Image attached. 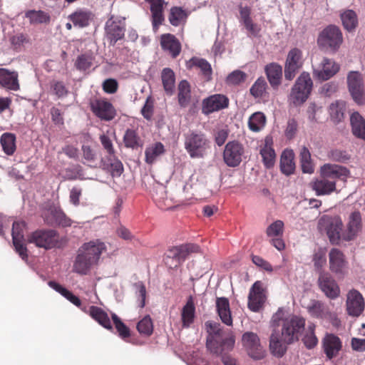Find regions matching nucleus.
<instances>
[{
  "label": "nucleus",
  "instance_id": "obj_1",
  "mask_svg": "<svg viewBox=\"0 0 365 365\" xmlns=\"http://www.w3.org/2000/svg\"><path fill=\"white\" fill-rule=\"evenodd\" d=\"M321 177L312 183V188L317 195H329L336 190L337 180L346 182L349 170L343 166L327 163L321 167Z\"/></svg>",
  "mask_w": 365,
  "mask_h": 365
},
{
  "label": "nucleus",
  "instance_id": "obj_2",
  "mask_svg": "<svg viewBox=\"0 0 365 365\" xmlns=\"http://www.w3.org/2000/svg\"><path fill=\"white\" fill-rule=\"evenodd\" d=\"M106 246L100 240H93L83 244L78 249L73 265V271L81 275L87 274L96 265Z\"/></svg>",
  "mask_w": 365,
  "mask_h": 365
},
{
  "label": "nucleus",
  "instance_id": "obj_3",
  "mask_svg": "<svg viewBox=\"0 0 365 365\" xmlns=\"http://www.w3.org/2000/svg\"><path fill=\"white\" fill-rule=\"evenodd\" d=\"M184 147L192 158H203L210 141L202 132L189 130L184 134Z\"/></svg>",
  "mask_w": 365,
  "mask_h": 365
},
{
  "label": "nucleus",
  "instance_id": "obj_4",
  "mask_svg": "<svg viewBox=\"0 0 365 365\" xmlns=\"http://www.w3.org/2000/svg\"><path fill=\"white\" fill-rule=\"evenodd\" d=\"M27 241L29 243L34 244L36 247L45 250L59 248L63 246L58 232L50 229H41L31 232L28 236Z\"/></svg>",
  "mask_w": 365,
  "mask_h": 365
},
{
  "label": "nucleus",
  "instance_id": "obj_5",
  "mask_svg": "<svg viewBox=\"0 0 365 365\" xmlns=\"http://www.w3.org/2000/svg\"><path fill=\"white\" fill-rule=\"evenodd\" d=\"M319 225L326 231L331 244L339 245L341 242H344L342 240L344 224L339 216L324 215L320 218Z\"/></svg>",
  "mask_w": 365,
  "mask_h": 365
},
{
  "label": "nucleus",
  "instance_id": "obj_6",
  "mask_svg": "<svg viewBox=\"0 0 365 365\" xmlns=\"http://www.w3.org/2000/svg\"><path fill=\"white\" fill-rule=\"evenodd\" d=\"M200 251V247L196 244H185L169 248L164 259L166 264L170 268L177 267L182 264L191 253Z\"/></svg>",
  "mask_w": 365,
  "mask_h": 365
},
{
  "label": "nucleus",
  "instance_id": "obj_7",
  "mask_svg": "<svg viewBox=\"0 0 365 365\" xmlns=\"http://www.w3.org/2000/svg\"><path fill=\"white\" fill-rule=\"evenodd\" d=\"M313 87L310 75L303 72L297 78L290 94L294 104H302L307 101Z\"/></svg>",
  "mask_w": 365,
  "mask_h": 365
},
{
  "label": "nucleus",
  "instance_id": "obj_8",
  "mask_svg": "<svg viewBox=\"0 0 365 365\" xmlns=\"http://www.w3.org/2000/svg\"><path fill=\"white\" fill-rule=\"evenodd\" d=\"M343 41L342 34L339 27L330 25L325 28L318 37V44L320 47L336 51Z\"/></svg>",
  "mask_w": 365,
  "mask_h": 365
},
{
  "label": "nucleus",
  "instance_id": "obj_9",
  "mask_svg": "<svg viewBox=\"0 0 365 365\" xmlns=\"http://www.w3.org/2000/svg\"><path fill=\"white\" fill-rule=\"evenodd\" d=\"M304 326L305 320L296 316L284 320L281 333L283 341L287 344H291L298 340Z\"/></svg>",
  "mask_w": 365,
  "mask_h": 365
},
{
  "label": "nucleus",
  "instance_id": "obj_10",
  "mask_svg": "<svg viewBox=\"0 0 365 365\" xmlns=\"http://www.w3.org/2000/svg\"><path fill=\"white\" fill-rule=\"evenodd\" d=\"M347 86L349 91L358 105L365 103V92L361 73L359 71H350L347 75Z\"/></svg>",
  "mask_w": 365,
  "mask_h": 365
},
{
  "label": "nucleus",
  "instance_id": "obj_11",
  "mask_svg": "<svg viewBox=\"0 0 365 365\" xmlns=\"http://www.w3.org/2000/svg\"><path fill=\"white\" fill-rule=\"evenodd\" d=\"M302 66V51L297 48H292L288 52L284 64L285 79L287 81L293 80Z\"/></svg>",
  "mask_w": 365,
  "mask_h": 365
},
{
  "label": "nucleus",
  "instance_id": "obj_12",
  "mask_svg": "<svg viewBox=\"0 0 365 365\" xmlns=\"http://www.w3.org/2000/svg\"><path fill=\"white\" fill-rule=\"evenodd\" d=\"M245 148L242 143L237 140L228 142L223 152V160L229 167L238 166L242 160Z\"/></svg>",
  "mask_w": 365,
  "mask_h": 365
},
{
  "label": "nucleus",
  "instance_id": "obj_13",
  "mask_svg": "<svg viewBox=\"0 0 365 365\" xmlns=\"http://www.w3.org/2000/svg\"><path fill=\"white\" fill-rule=\"evenodd\" d=\"M93 113L101 120L110 121L116 115L113 104L106 98H96L90 103Z\"/></svg>",
  "mask_w": 365,
  "mask_h": 365
},
{
  "label": "nucleus",
  "instance_id": "obj_14",
  "mask_svg": "<svg viewBox=\"0 0 365 365\" xmlns=\"http://www.w3.org/2000/svg\"><path fill=\"white\" fill-rule=\"evenodd\" d=\"M242 346L248 355L255 359H262L264 356L265 351L262 346L259 338L257 334L247 331L242 337Z\"/></svg>",
  "mask_w": 365,
  "mask_h": 365
},
{
  "label": "nucleus",
  "instance_id": "obj_15",
  "mask_svg": "<svg viewBox=\"0 0 365 365\" xmlns=\"http://www.w3.org/2000/svg\"><path fill=\"white\" fill-rule=\"evenodd\" d=\"M26 224L24 221H15L12 225V240L16 252L19 255L22 259H27L28 250L24 244V230Z\"/></svg>",
  "mask_w": 365,
  "mask_h": 365
},
{
  "label": "nucleus",
  "instance_id": "obj_16",
  "mask_svg": "<svg viewBox=\"0 0 365 365\" xmlns=\"http://www.w3.org/2000/svg\"><path fill=\"white\" fill-rule=\"evenodd\" d=\"M362 230V220L359 211L351 212L348 218L346 229L342 232V240H354Z\"/></svg>",
  "mask_w": 365,
  "mask_h": 365
},
{
  "label": "nucleus",
  "instance_id": "obj_17",
  "mask_svg": "<svg viewBox=\"0 0 365 365\" xmlns=\"http://www.w3.org/2000/svg\"><path fill=\"white\" fill-rule=\"evenodd\" d=\"M229 106L228 98L222 94H214L202 100V113L209 115L212 113L227 108Z\"/></svg>",
  "mask_w": 365,
  "mask_h": 365
},
{
  "label": "nucleus",
  "instance_id": "obj_18",
  "mask_svg": "<svg viewBox=\"0 0 365 365\" xmlns=\"http://www.w3.org/2000/svg\"><path fill=\"white\" fill-rule=\"evenodd\" d=\"M346 306L347 314L349 316L359 317L365 307L362 294L356 289L350 290L346 295Z\"/></svg>",
  "mask_w": 365,
  "mask_h": 365
},
{
  "label": "nucleus",
  "instance_id": "obj_19",
  "mask_svg": "<svg viewBox=\"0 0 365 365\" xmlns=\"http://www.w3.org/2000/svg\"><path fill=\"white\" fill-rule=\"evenodd\" d=\"M266 300V296L262 283L257 281L252 286L248 296V308L254 312H259L262 309Z\"/></svg>",
  "mask_w": 365,
  "mask_h": 365
},
{
  "label": "nucleus",
  "instance_id": "obj_20",
  "mask_svg": "<svg viewBox=\"0 0 365 365\" xmlns=\"http://www.w3.org/2000/svg\"><path fill=\"white\" fill-rule=\"evenodd\" d=\"M318 284L321 291L329 299H334L340 294L339 285L328 272H321L318 278Z\"/></svg>",
  "mask_w": 365,
  "mask_h": 365
},
{
  "label": "nucleus",
  "instance_id": "obj_21",
  "mask_svg": "<svg viewBox=\"0 0 365 365\" xmlns=\"http://www.w3.org/2000/svg\"><path fill=\"white\" fill-rule=\"evenodd\" d=\"M105 31L110 43L113 46L122 39L125 35V23L120 20H115L113 18L108 20L106 23Z\"/></svg>",
  "mask_w": 365,
  "mask_h": 365
},
{
  "label": "nucleus",
  "instance_id": "obj_22",
  "mask_svg": "<svg viewBox=\"0 0 365 365\" xmlns=\"http://www.w3.org/2000/svg\"><path fill=\"white\" fill-rule=\"evenodd\" d=\"M321 69H314V76L321 81H327L334 76L339 70V66L334 61L324 58L321 63Z\"/></svg>",
  "mask_w": 365,
  "mask_h": 365
},
{
  "label": "nucleus",
  "instance_id": "obj_23",
  "mask_svg": "<svg viewBox=\"0 0 365 365\" xmlns=\"http://www.w3.org/2000/svg\"><path fill=\"white\" fill-rule=\"evenodd\" d=\"M264 73L269 85L274 90H277L282 81V67L277 63H269L264 67Z\"/></svg>",
  "mask_w": 365,
  "mask_h": 365
},
{
  "label": "nucleus",
  "instance_id": "obj_24",
  "mask_svg": "<svg viewBox=\"0 0 365 365\" xmlns=\"http://www.w3.org/2000/svg\"><path fill=\"white\" fill-rule=\"evenodd\" d=\"M342 348L341 339L333 334H329L323 339V349L329 359L336 356Z\"/></svg>",
  "mask_w": 365,
  "mask_h": 365
},
{
  "label": "nucleus",
  "instance_id": "obj_25",
  "mask_svg": "<svg viewBox=\"0 0 365 365\" xmlns=\"http://www.w3.org/2000/svg\"><path fill=\"white\" fill-rule=\"evenodd\" d=\"M160 46L165 51L175 58L181 51V44L179 40L171 34H165L160 36Z\"/></svg>",
  "mask_w": 365,
  "mask_h": 365
},
{
  "label": "nucleus",
  "instance_id": "obj_26",
  "mask_svg": "<svg viewBox=\"0 0 365 365\" xmlns=\"http://www.w3.org/2000/svg\"><path fill=\"white\" fill-rule=\"evenodd\" d=\"M216 312L222 323L232 326V317L229 299L226 297H217L215 302Z\"/></svg>",
  "mask_w": 365,
  "mask_h": 365
},
{
  "label": "nucleus",
  "instance_id": "obj_27",
  "mask_svg": "<svg viewBox=\"0 0 365 365\" xmlns=\"http://www.w3.org/2000/svg\"><path fill=\"white\" fill-rule=\"evenodd\" d=\"M19 75L16 71H10L6 68H0V85L6 89L18 91L20 88Z\"/></svg>",
  "mask_w": 365,
  "mask_h": 365
},
{
  "label": "nucleus",
  "instance_id": "obj_28",
  "mask_svg": "<svg viewBox=\"0 0 365 365\" xmlns=\"http://www.w3.org/2000/svg\"><path fill=\"white\" fill-rule=\"evenodd\" d=\"M94 15L88 10L78 9L68 16V19L74 26L84 28L90 25L93 21Z\"/></svg>",
  "mask_w": 365,
  "mask_h": 365
},
{
  "label": "nucleus",
  "instance_id": "obj_29",
  "mask_svg": "<svg viewBox=\"0 0 365 365\" xmlns=\"http://www.w3.org/2000/svg\"><path fill=\"white\" fill-rule=\"evenodd\" d=\"M329 268L334 273H341L346 264L344 253L337 248H332L329 254Z\"/></svg>",
  "mask_w": 365,
  "mask_h": 365
},
{
  "label": "nucleus",
  "instance_id": "obj_30",
  "mask_svg": "<svg viewBox=\"0 0 365 365\" xmlns=\"http://www.w3.org/2000/svg\"><path fill=\"white\" fill-rule=\"evenodd\" d=\"M350 123L353 135L359 139L365 140V118L356 111L350 116Z\"/></svg>",
  "mask_w": 365,
  "mask_h": 365
},
{
  "label": "nucleus",
  "instance_id": "obj_31",
  "mask_svg": "<svg viewBox=\"0 0 365 365\" xmlns=\"http://www.w3.org/2000/svg\"><path fill=\"white\" fill-rule=\"evenodd\" d=\"M102 168L109 171L113 177H119L123 172V165L121 161L115 156L108 155L101 160Z\"/></svg>",
  "mask_w": 365,
  "mask_h": 365
},
{
  "label": "nucleus",
  "instance_id": "obj_32",
  "mask_svg": "<svg viewBox=\"0 0 365 365\" xmlns=\"http://www.w3.org/2000/svg\"><path fill=\"white\" fill-rule=\"evenodd\" d=\"M89 315L100 325L108 330H112L113 326L108 313L102 308L97 306H91L88 311Z\"/></svg>",
  "mask_w": 365,
  "mask_h": 365
},
{
  "label": "nucleus",
  "instance_id": "obj_33",
  "mask_svg": "<svg viewBox=\"0 0 365 365\" xmlns=\"http://www.w3.org/2000/svg\"><path fill=\"white\" fill-rule=\"evenodd\" d=\"M286 344L279 332L273 331L269 339V349L274 356L277 357L284 356L287 351Z\"/></svg>",
  "mask_w": 365,
  "mask_h": 365
},
{
  "label": "nucleus",
  "instance_id": "obj_34",
  "mask_svg": "<svg viewBox=\"0 0 365 365\" xmlns=\"http://www.w3.org/2000/svg\"><path fill=\"white\" fill-rule=\"evenodd\" d=\"M195 317V306L192 296H190L181 312L182 327L187 328L193 323Z\"/></svg>",
  "mask_w": 365,
  "mask_h": 365
},
{
  "label": "nucleus",
  "instance_id": "obj_35",
  "mask_svg": "<svg viewBox=\"0 0 365 365\" xmlns=\"http://www.w3.org/2000/svg\"><path fill=\"white\" fill-rule=\"evenodd\" d=\"M260 155L262 156L264 165L267 168L273 167L276 160V154L274 148H272V139L267 137L265 138L264 145L260 150Z\"/></svg>",
  "mask_w": 365,
  "mask_h": 365
},
{
  "label": "nucleus",
  "instance_id": "obj_36",
  "mask_svg": "<svg viewBox=\"0 0 365 365\" xmlns=\"http://www.w3.org/2000/svg\"><path fill=\"white\" fill-rule=\"evenodd\" d=\"M346 108V102L342 100L335 101L330 104L329 107V113L331 120L334 123H339L344 119Z\"/></svg>",
  "mask_w": 365,
  "mask_h": 365
},
{
  "label": "nucleus",
  "instance_id": "obj_37",
  "mask_svg": "<svg viewBox=\"0 0 365 365\" xmlns=\"http://www.w3.org/2000/svg\"><path fill=\"white\" fill-rule=\"evenodd\" d=\"M188 67H197L200 69L202 75L206 79V81H210L212 79V69L210 63L205 59L192 57L188 62Z\"/></svg>",
  "mask_w": 365,
  "mask_h": 365
},
{
  "label": "nucleus",
  "instance_id": "obj_38",
  "mask_svg": "<svg viewBox=\"0 0 365 365\" xmlns=\"http://www.w3.org/2000/svg\"><path fill=\"white\" fill-rule=\"evenodd\" d=\"M280 170L286 175H290L294 173L295 164L292 150H285L283 151L280 158Z\"/></svg>",
  "mask_w": 365,
  "mask_h": 365
},
{
  "label": "nucleus",
  "instance_id": "obj_39",
  "mask_svg": "<svg viewBox=\"0 0 365 365\" xmlns=\"http://www.w3.org/2000/svg\"><path fill=\"white\" fill-rule=\"evenodd\" d=\"M178 101L181 108H186L190 103V86L185 80L181 81L178 85Z\"/></svg>",
  "mask_w": 365,
  "mask_h": 365
},
{
  "label": "nucleus",
  "instance_id": "obj_40",
  "mask_svg": "<svg viewBox=\"0 0 365 365\" xmlns=\"http://www.w3.org/2000/svg\"><path fill=\"white\" fill-rule=\"evenodd\" d=\"M161 80L165 91L169 96L174 93L175 84V76L170 68H165L161 72Z\"/></svg>",
  "mask_w": 365,
  "mask_h": 365
},
{
  "label": "nucleus",
  "instance_id": "obj_41",
  "mask_svg": "<svg viewBox=\"0 0 365 365\" xmlns=\"http://www.w3.org/2000/svg\"><path fill=\"white\" fill-rule=\"evenodd\" d=\"M16 138L15 134L11 133H4L0 137V143L1 145L3 151L7 155H12L16 150Z\"/></svg>",
  "mask_w": 365,
  "mask_h": 365
},
{
  "label": "nucleus",
  "instance_id": "obj_42",
  "mask_svg": "<svg viewBox=\"0 0 365 365\" xmlns=\"http://www.w3.org/2000/svg\"><path fill=\"white\" fill-rule=\"evenodd\" d=\"M124 145L127 148L137 149L143 146V141L137 131L133 129H127L123 138Z\"/></svg>",
  "mask_w": 365,
  "mask_h": 365
},
{
  "label": "nucleus",
  "instance_id": "obj_43",
  "mask_svg": "<svg viewBox=\"0 0 365 365\" xmlns=\"http://www.w3.org/2000/svg\"><path fill=\"white\" fill-rule=\"evenodd\" d=\"M340 17L343 26L348 31L354 30L358 26L357 14L351 9H347L342 11L340 14Z\"/></svg>",
  "mask_w": 365,
  "mask_h": 365
},
{
  "label": "nucleus",
  "instance_id": "obj_44",
  "mask_svg": "<svg viewBox=\"0 0 365 365\" xmlns=\"http://www.w3.org/2000/svg\"><path fill=\"white\" fill-rule=\"evenodd\" d=\"M309 313L316 318H325L329 315V309L323 302L314 300L307 307Z\"/></svg>",
  "mask_w": 365,
  "mask_h": 365
},
{
  "label": "nucleus",
  "instance_id": "obj_45",
  "mask_svg": "<svg viewBox=\"0 0 365 365\" xmlns=\"http://www.w3.org/2000/svg\"><path fill=\"white\" fill-rule=\"evenodd\" d=\"M165 148L163 143L158 142L150 147H148L145 151V162L148 164H153L158 157L165 153Z\"/></svg>",
  "mask_w": 365,
  "mask_h": 365
},
{
  "label": "nucleus",
  "instance_id": "obj_46",
  "mask_svg": "<svg viewBox=\"0 0 365 365\" xmlns=\"http://www.w3.org/2000/svg\"><path fill=\"white\" fill-rule=\"evenodd\" d=\"M266 116L262 112H255L248 120V127L253 132L260 131L266 124Z\"/></svg>",
  "mask_w": 365,
  "mask_h": 365
},
{
  "label": "nucleus",
  "instance_id": "obj_47",
  "mask_svg": "<svg viewBox=\"0 0 365 365\" xmlns=\"http://www.w3.org/2000/svg\"><path fill=\"white\" fill-rule=\"evenodd\" d=\"M25 16L29 19L32 24H43L50 21V16L41 10H29L26 12Z\"/></svg>",
  "mask_w": 365,
  "mask_h": 365
},
{
  "label": "nucleus",
  "instance_id": "obj_48",
  "mask_svg": "<svg viewBox=\"0 0 365 365\" xmlns=\"http://www.w3.org/2000/svg\"><path fill=\"white\" fill-rule=\"evenodd\" d=\"M187 18V14L181 7L173 6L170 9L168 20L174 26H180Z\"/></svg>",
  "mask_w": 365,
  "mask_h": 365
},
{
  "label": "nucleus",
  "instance_id": "obj_49",
  "mask_svg": "<svg viewBox=\"0 0 365 365\" xmlns=\"http://www.w3.org/2000/svg\"><path fill=\"white\" fill-rule=\"evenodd\" d=\"M299 157L303 173H312L314 168L311 160V154L307 148L305 146L302 148Z\"/></svg>",
  "mask_w": 365,
  "mask_h": 365
},
{
  "label": "nucleus",
  "instance_id": "obj_50",
  "mask_svg": "<svg viewBox=\"0 0 365 365\" xmlns=\"http://www.w3.org/2000/svg\"><path fill=\"white\" fill-rule=\"evenodd\" d=\"M267 83L263 77L258 78L250 89V94L255 98H262L266 93Z\"/></svg>",
  "mask_w": 365,
  "mask_h": 365
},
{
  "label": "nucleus",
  "instance_id": "obj_51",
  "mask_svg": "<svg viewBox=\"0 0 365 365\" xmlns=\"http://www.w3.org/2000/svg\"><path fill=\"white\" fill-rule=\"evenodd\" d=\"M51 214L53 216L54 221L58 225L62 227H70L72 225V220L66 216L63 211L58 208L54 207L51 209Z\"/></svg>",
  "mask_w": 365,
  "mask_h": 365
},
{
  "label": "nucleus",
  "instance_id": "obj_52",
  "mask_svg": "<svg viewBox=\"0 0 365 365\" xmlns=\"http://www.w3.org/2000/svg\"><path fill=\"white\" fill-rule=\"evenodd\" d=\"M247 78V75L244 71L235 70L227 76L225 83L229 86H239L244 83Z\"/></svg>",
  "mask_w": 365,
  "mask_h": 365
},
{
  "label": "nucleus",
  "instance_id": "obj_53",
  "mask_svg": "<svg viewBox=\"0 0 365 365\" xmlns=\"http://www.w3.org/2000/svg\"><path fill=\"white\" fill-rule=\"evenodd\" d=\"M137 329L140 334L150 336L153 332V321L149 315L144 317L137 324Z\"/></svg>",
  "mask_w": 365,
  "mask_h": 365
},
{
  "label": "nucleus",
  "instance_id": "obj_54",
  "mask_svg": "<svg viewBox=\"0 0 365 365\" xmlns=\"http://www.w3.org/2000/svg\"><path fill=\"white\" fill-rule=\"evenodd\" d=\"M111 317L115 327L122 339L128 338L130 336V329L121 321V319L115 314H111Z\"/></svg>",
  "mask_w": 365,
  "mask_h": 365
},
{
  "label": "nucleus",
  "instance_id": "obj_55",
  "mask_svg": "<svg viewBox=\"0 0 365 365\" xmlns=\"http://www.w3.org/2000/svg\"><path fill=\"white\" fill-rule=\"evenodd\" d=\"M81 150L83 159L88 163L89 166L96 168L97 166V154L90 145H82Z\"/></svg>",
  "mask_w": 365,
  "mask_h": 365
},
{
  "label": "nucleus",
  "instance_id": "obj_56",
  "mask_svg": "<svg viewBox=\"0 0 365 365\" xmlns=\"http://www.w3.org/2000/svg\"><path fill=\"white\" fill-rule=\"evenodd\" d=\"M328 158L335 162L346 163L350 159V155L341 149H332L328 153Z\"/></svg>",
  "mask_w": 365,
  "mask_h": 365
},
{
  "label": "nucleus",
  "instance_id": "obj_57",
  "mask_svg": "<svg viewBox=\"0 0 365 365\" xmlns=\"http://www.w3.org/2000/svg\"><path fill=\"white\" fill-rule=\"evenodd\" d=\"M221 343L222 341L218 340L216 336H209L207 339L206 346L212 353L219 355L223 353Z\"/></svg>",
  "mask_w": 365,
  "mask_h": 365
},
{
  "label": "nucleus",
  "instance_id": "obj_58",
  "mask_svg": "<svg viewBox=\"0 0 365 365\" xmlns=\"http://www.w3.org/2000/svg\"><path fill=\"white\" fill-rule=\"evenodd\" d=\"M284 231V222L282 220H276L272 223L266 230L269 237H282Z\"/></svg>",
  "mask_w": 365,
  "mask_h": 365
},
{
  "label": "nucleus",
  "instance_id": "obj_59",
  "mask_svg": "<svg viewBox=\"0 0 365 365\" xmlns=\"http://www.w3.org/2000/svg\"><path fill=\"white\" fill-rule=\"evenodd\" d=\"M314 328L315 326L314 324H310L308 327L307 333L304 335L302 339L304 345L308 349L314 347L318 342L317 338L314 333Z\"/></svg>",
  "mask_w": 365,
  "mask_h": 365
},
{
  "label": "nucleus",
  "instance_id": "obj_60",
  "mask_svg": "<svg viewBox=\"0 0 365 365\" xmlns=\"http://www.w3.org/2000/svg\"><path fill=\"white\" fill-rule=\"evenodd\" d=\"M99 140L108 155L113 156L115 154V150L110 138L108 135L103 133L100 135Z\"/></svg>",
  "mask_w": 365,
  "mask_h": 365
},
{
  "label": "nucleus",
  "instance_id": "obj_61",
  "mask_svg": "<svg viewBox=\"0 0 365 365\" xmlns=\"http://www.w3.org/2000/svg\"><path fill=\"white\" fill-rule=\"evenodd\" d=\"M91 65V57L84 54L79 56L76 61V68L81 71H86L88 69Z\"/></svg>",
  "mask_w": 365,
  "mask_h": 365
},
{
  "label": "nucleus",
  "instance_id": "obj_62",
  "mask_svg": "<svg viewBox=\"0 0 365 365\" xmlns=\"http://www.w3.org/2000/svg\"><path fill=\"white\" fill-rule=\"evenodd\" d=\"M153 110H154V101L151 98V97H148L146 99V101H145L143 107L141 109V113L145 119L150 120V119H151V118L153 115Z\"/></svg>",
  "mask_w": 365,
  "mask_h": 365
},
{
  "label": "nucleus",
  "instance_id": "obj_63",
  "mask_svg": "<svg viewBox=\"0 0 365 365\" xmlns=\"http://www.w3.org/2000/svg\"><path fill=\"white\" fill-rule=\"evenodd\" d=\"M297 128L298 124L296 120H294V118L289 119L284 132L285 136L289 139L293 138L297 133Z\"/></svg>",
  "mask_w": 365,
  "mask_h": 365
},
{
  "label": "nucleus",
  "instance_id": "obj_64",
  "mask_svg": "<svg viewBox=\"0 0 365 365\" xmlns=\"http://www.w3.org/2000/svg\"><path fill=\"white\" fill-rule=\"evenodd\" d=\"M229 135L227 129H220L215 133V141L218 146L222 145Z\"/></svg>",
  "mask_w": 365,
  "mask_h": 365
}]
</instances>
